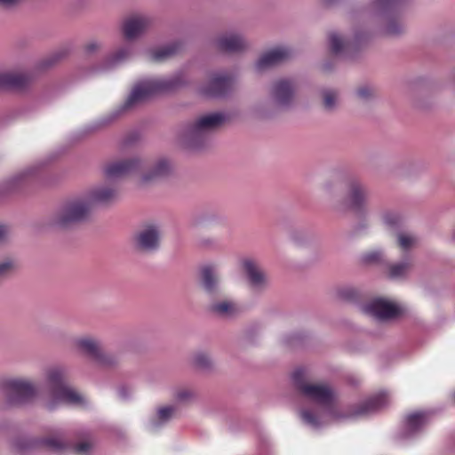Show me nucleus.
<instances>
[{"instance_id":"58836bf2","label":"nucleus","mask_w":455,"mask_h":455,"mask_svg":"<svg viewBox=\"0 0 455 455\" xmlns=\"http://www.w3.org/2000/svg\"><path fill=\"white\" fill-rule=\"evenodd\" d=\"M127 49H121L116 55V61L124 60L128 55Z\"/></svg>"},{"instance_id":"ddd939ff","label":"nucleus","mask_w":455,"mask_h":455,"mask_svg":"<svg viewBox=\"0 0 455 455\" xmlns=\"http://www.w3.org/2000/svg\"><path fill=\"white\" fill-rule=\"evenodd\" d=\"M295 88L288 80H279L273 85L271 95L275 102L280 107L289 106L294 98Z\"/></svg>"},{"instance_id":"a211bd4d","label":"nucleus","mask_w":455,"mask_h":455,"mask_svg":"<svg viewBox=\"0 0 455 455\" xmlns=\"http://www.w3.org/2000/svg\"><path fill=\"white\" fill-rule=\"evenodd\" d=\"M246 46L244 40L236 35L222 36L218 40V47L225 52H237Z\"/></svg>"},{"instance_id":"f704fd0d","label":"nucleus","mask_w":455,"mask_h":455,"mask_svg":"<svg viewBox=\"0 0 455 455\" xmlns=\"http://www.w3.org/2000/svg\"><path fill=\"white\" fill-rule=\"evenodd\" d=\"M400 220V216L394 212H387L384 215V222L390 227L397 225Z\"/></svg>"},{"instance_id":"f8f14e48","label":"nucleus","mask_w":455,"mask_h":455,"mask_svg":"<svg viewBox=\"0 0 455 455\" xmlns=\"http://www.w3.org/2000/svg\"><path fill=\"white\" fill-rule=\"evenodd\" d=\"M234 78L229 75H215L203 88V93L208 97L225 95L233 86Z\"/></svg>"},{"instance_id":"c03bdc74","label":"nucleus","mask_w":455,"mask_h":455,"mask_svg":"<svg viewBox=\"0 0 455 455\" xmlns=\"http://www.w3.org/2000/svg\"><path fill=\"white\" fill-rule=\"evenodd\" d=\"M323 2L324 5L329 6L334 2V0H323Z\"/></svg>"},{"instance_id":"f03ea898","label":"nucleus","mask_w":455,"mask_h":455,"mask_svg":"<svg viewBox=\"0 0 455 455\" xmlns=\"http://www.w3.org/2000/svg\"><path fill=\"white\" fill-rule=\"evenodd\" d=\"M116 196V191L110 188H101L92 191L86 198L66 203L54 218V224L68 228L81 222L89 215L92 205L95 203H108Z\"/></svg>"},{"instance_id":"7ed1b4c3","label":"nucleus","mask_w":455,"mask_h":455,"mask_svg":"<svg viewBox=\"0 0 455 455\" xmlns=\"http://www.w3.org/2000/svg\"><path fill=\"white\" fill-rule=\"evenodd\" d=\"M182 83L180 76L172 78H157L140 82L133 87L124 103V108L128 109L155 94L173 91L181 85Z\"/></svg>"},{"instance_id":"dca6fc26","label":"nucleus","mask_w":455,"mask_h":455,"mask_svg":"<svg viewBox=\"0 0 455 455\" xmlns=\"http://www.w3.org/2000/svg\"><path fill=\"white\" fill-rule=\"evenodd\" d=\"M291 52L288 48L278 47L263 54L256 63L258 70L272 67L290 58Z\"/></svg>"},{"instance_id":"72a5a7b5","label":"nucleus","mask_w":455,"mask_h":455,"mask_svg":"<svg viewBox=\"0 0 455 455\" xmlns=\"http://www.w3.org/2000/svg\"><path fill=\"white\" fill-rule=\"evenodd\" d=\"M374 93V90L369 86H362L356 91L357 96L362 100H368L372 97Z\"/></svg>"},{"instance_id":"473e14b6","label":"nucleus","mask_w":455,"mask_h":455,"mask_svg":"<svg viewBox=\"0 0 455 455\" xmlns=\"http://www.w3.org/2000/svg\"><path fill=\"white\" fill-rule=\"evenodd\" d=\"M382 253L378 251H369L365 253L363 259L366 263H377L381 259Z\"/></svg>"},{"instance_id":"37998d69","label":"nucleus","mask_w":455,"mask_h":455,"mask_svg":"<svg viewBox=\"0 0 455 455\" xmlns=\"http://www.w3.org/2000/svg\"><path fill=\"white\" fill-rule=\"evenodd\" d=\"M387 30L390 34H397L400 31L399 29L395 28L392 24L388 26Z\"/></svg>"},{"instance_id":"4468645a","label":"nucleus","mask_w":455,"mask_h":455,"mask_svg":"<svg viewBox=\"0 0 455 455\" xmlns=\"http://www.w3.org/2000/svg\"><path fill=\"white\" fill-rule=\"evenodd\" d=\"M140 250L151 251L159 247L160 233L156 226H148L142 229L135 237Z\"/></svg>"},{"instance_id":"aec40b11","label":"nucleus","mask_w":455,"mask_h":455,"mask_svg":"<svg viewBox=\"0 0 455 455\" xmlns=\"http://www.w3.org/2000/svg\"><path fill=\"white\" fill-rule=\"evenodd\" d=\"M172 164L166 159L159 160L153 170L142 174L143 181H152L168 176L172 172Z\"/></svg>"},{"instance_id":"6ab92c4d","label":"nucleus","mask_w":455,"mask_h":455,"mask_svg":"<svg viewBox=\"0 0 455 455\" xmlns=\"http://www.w3.org/2000/svg\"><path fill=\"white\" fill-rule=\"evenodd\" d=\"M243 266L252 285L260 286L265 283L266 275L253 259H244Z\"/></svg>"},{"instance_id":"5701e85b","label":"nucleus","mask_w":455,"mask_h":455,"mask_svg":"<svg viewBox=\"0 0 455 455\" xmlns=\"http://www.w3.org/2000/svg\"><path fill=\"white\" fill-rule=\"evenodd\" d=\"M211 310L220 316H231L237 312L238 308L234 302L223 300L212 303Z\"/></svg>"},{"instance_id":"20e7f679","label":"nucleus","mask_w":455,"mask_h":455,"mask_svg":"<svg viewBox=\"0 0 455 455\" xmlns=\"http://www.w3.org/2000/svg\"><path fill=\"white\" fill-rule=\"evenodd\" d=\"M49 384L52 395V399L48 403L49 409H54L59 403L86 405V398L63 379L61 371H53L49 377Z\"/></svg>"},{"instance_id":"c756f323","label":"nucleus","mask_w":455,"mask_h":455,"mask_svg":"<svg viewBox=\"0 0 455 455\" xmlns=\"http://www.w3.org/2000/svg\"><path fill=\"white\" fill-rule=\"evenodd\" d=\"M337 93L334 91H325L323 92V105L326 109H331L335 106Z\"/></svg>"},{"instance_id":"9d476101","label":"nucleus","mask_w":455,"mask_h":455,"mask_svg":"<svg viewBox=\"0 0 455 455\" xmlns=\"http://www.w3.org/2000/svg\"><path fill=\"white\" fill-rule=\"evenodd\" d=\"M427 422V413L415 411L406 416L403 428L400 432L402 439H410L418 435Z\"/></svg>"},{"instance_id":"4be33fe9","label":"nucleus","mask_w":455,"mask_h":455,"mask_svg":"<svg viewBox=\"0 0 455 455\" xmlns=\"http://www.w3.org/2000/svg\"><path fill=\"white\" fill-rule=\"evenodd\" d=\"M201 276L204 288L209 293H214L217 291L218 278L212 266L207 265L202 267Z\"/></svg>"},{"instance_id":"0eeeda50","label":"nucleus","mask_w":455,"mask_h":455,"mask_svg":"<svg viewBox=\"0 0 455 455\" xmlns=\"http://www.w3.org/2000/svg\"><path fill=\"white\" fill-rule=\"evenodd\" d=\"M72 347L76 352L103 365L112 366L116 363V357L107 354L100 340L92 336L84 335L74 338Z\"/></svg>"},{"instance_id":"b1692460","label":"nucleus","mask_w":455,"mask_h":455,"mask_svg":"<svg viewBox=\"0 0 455 455\" xmlns=\"http://www.w3.org/2000/svg\"><path fill=\"white\" fill-rule=\"evenodd\" d=\"M180 48V44L178 43H174L170 45L155 50L154 52H152V60L155 61H163L167 58L172 57L176 52H178Z\"/></svg>"},{"instance_id":"f3484780","label":"nucleus","mask_w":455,"mask_h":455,"mask_svg":"<svg viewBox=\"0 0 455 455\" xmlns=\"http://www.w3.org/2000/svg\"><path fill=\"white\" fill-rule=\"evenodd\" d=\"M30 81V76L23 73H0V89L21 90L26 88Z\"/></svg>"},{"instance_id":"79ce46f5","label":"nucleus","mask_w":455,"mask_h":455,"mask_svg":"<svg viewBox=\"0 0 455 455\" xmlns=\"http://www.w3.org/2000/svg\"><path fill=\"white\" fill-rule=\"evenodd\" d=\"M99 47V45L96 43H90L86 45L87 52H91L96 50Z\"/></svg>"},{"instance_id":"a18cd8bd","label":"nucleus","mask_w":455,"mask_h":455,"mask_svg":"<svg viewBox=\"0 0 455 455\" xmlns=\"http://www.w3.org/2000/svg\"><path fill=\"white\" fill-rule=\"evenodd\" d=\"M357 383H358V381L351 382V385L355 386V385H357Z\"/></svg>"},{"instance_id":"e433bc0d","label":"nucleus","mask_w":455,"mask_h":455,"mask_svg":"<svg viewBox=\"0 0 455 455\" xmlns=\"http://www.w3.org/2000/svg\"><path fill=\"white\" fill-rule=\"evenodd\" d=\"M339 295L341 298H343L345 299L353 300L356 298L357 293L354 289L347 288V289L341 290L339 291Z\"/></svg>"},{"instance_id":"cd10ccee","label":"nucleus","mask_w":455,"mask_h":455,"mask_svg":"<svg viewBox=\"0 0 455 455\" xmlns=\"http://www.w3.org/2000/svg\"><path fill=\"white\" fill-rule=\"evenodd\" d=\"M416 243L417 239L412 235L406 234H400L398 235V245L403 251L409 250L411 247L414 246Z\"/></svg>"},{"instance_id":"9b49d317","label":"nucleus","mask_w":455,"mask_h":455,"mask_svg":"<svg viewBox=\"0 0 455 455\" xmlns=\"http://www.w3.org/2000/svg\"><path fill=\"white\" fill-rule=\"evenodd\" d=\"M364 312L378 319H391L398 316L402 310L394 303L375 299L364 307Z\"/></svg>"},{"instance_id":"4c0bfd02","label":"nucleus","mask_w":455,"mask_h":455,"mask_svg":"<svg viewBox=\"0 0 455 455\" xmlns=\"http://www.w3.org/2000/svg\"><path fill=\"white\" fill-rule=\"evenodd\" d=\"M403 0H376V4L379 7H389L393 6L400 2H403Z\"/></svg>"},{"instance_id":"a19ab883","label":"nucleus","mask_w":455,"mask_h":455,"mask_svg":"<svg viewBox=\"0 0 455 455\" xmlns=\"http://www.w3.org/2000/svg\"><path fill=\"white\" fill-rule=\"evenodd\" d=\"M8 234V228L5 226L0 225V242L4 241Z\"/></svg>"},{"instance_id":"c85d7f7f","label":"nucleus","mask_w":455,"mask_h":455,"mask_svg":"<svg viewBox=\"0 0 455 455\" xmlns=\"http://www.w3.org/2000/svg\"><path fill=\"white\" fill-rule=\"evenodd\" d=\"M45 446L54 451H60L65 448V443L62 440L55 437L47 438L44 441Z\"/></svg>"},{"instance_id":"39448f33","label":"nucleus","mask_w":455,"mask_h":455,"mask_svg":"<svg viewBox=\"0 0 455 455\" xmlns=\"http://www.w3.org/2000/svg\"><path fill=\"white\" fill-rule=\"evenodd\" d=\"M226 121V116L221 113H213L199 117L188 130V147L191 148H201L207 137V132L221 126Z\"/></svg>"},{"instance_id":"7c9ffc66","label":"nucleus","mask_w":455,"mask_h":455,"mask_svg":"<svg viewBox=\"0 0 455 455\" xmlns=\"http://www.w3.org/2000/svg\"><path fill=\"white\" fill-rule=\"evenodd\" d=\"M14 268V264L11 260L0 263V280L5 278Z\"/></svg>"},{"instance_id":"393cba45","label":"nucleus","mask_w":455,"mask_h":455,"mask_svg":"<svg viewBox=\"0 0 455 455\" xmlns=\"http://www.w3.org/2000/svg\"><path fill=\"white\" fill-rule=\"evenodd\" d=\"M330 47L332 53H339L343 49L347 47V43L345 42L339 35L331 33L329 36Z\"/></svg>"},{"instance_id":"c9c22d12","label":"nucleus","mask_w":455,"mask_h":455,"mask_svg":"<svg viewBox=\"0 0 455 455\" xmlns=\"http://www.w3.org/2000/svg\"><path fill=\"white\" fill-rule=\"evenodd\" d=\"M74 449L77 454L84 455L90 451L91 444L88 442H81L76 443Z\"/></svg>"},{"instance_id":"2eb2a0df","label":"nucleus","mask_w":455,"mask_h":455,"mask_svg":"<svg viewBox=\"0 0 455 455\" xmlns=\"http://www.w3.org/2000/svg\"><path fill=\"white\" fill-rule=\"evenodd\" d=\"M150 26V20L140 15L128 18L124 25L123 31L126 39H133L141 35Z\"/></svg>"},{"instance_id":"412c9836","label":"nucleus","mask_w":455,"mask_h":455,"mask_svg":"<svg viewBox=\"0 0 455 455\" xmlns=\"http://www.w3.org/2000/svg\"><path fill=\"white\" fill-rule=\"evenodd\" d=\"M177 407L174 405L164 406L158 409L156 416L150 420L149 427L156 430L164 424L167 423L174 417Z\"/></svg>"},{"instance_id":"bb28decb","label":"nucleus","mask_w":455,"mask_h":455,"mask_svg":"<svg viewBox=\"0 0 455 455\" xmlns=\"http://www.w3.org/2000/svg\"><path fill=\"white\" fill-rule=\"evenodd\" d=\"M194 364L199 368H211L212 367V361L211 356L205 352H197L193 356Z\"/></svg>"},{"instance_id":"1a4fd4ad","label":"nucleus","mask_w":455,"mask_h":455,"mask_svg":"<svg viewBox=\"0 0 455 455\" xmlns=\"http://www.w3.org/2000/svg\"><path fill=\"white\" fill-rule=\"evenodd\" d=\"M143 163L139 159H130L111 163L105 167L104 172L108 179H116L141 172Z\"/></svg>"},{"instance_id":"ea45409f","label":"nucleus","mask_w":455,"mask_h":455,"mask_svg":"<svg viewBox=\"0 0 455 455\" xmlns=\"http://www.w3.org/2000/svg\"><path fill=\"white\" fill-rule=\"evenodd\" d=\"M20 1L21 0H0V4L9 7L20 3Z\"/></svg>"},{"instance_id":"a878e982","label":"nucleus","mask_w":455,"mask_h":455,"mask_svg":"<svg viewBox=\"0 0 455 455\" xmlns=\"http://www.w3.org/2000/svg\"><path fill=\"white\" fill-rule=\"evenodd\" d=\"M411 266L409 263L393 264L389 267L388 275L391 278H400L407 275Z\"/></svg>"},{"instance_id":"2f4dec72","label":"nucleus","mask_w":455,"mask_h":455,"mask_svg":"<svg viewBox=\"0 0 455 455\" xmlns=\"http://www.w3.org/2000/svg\"><path fill=\"white\" fill-rule=\"evenodd\" d=\"M194 397V395L191 391L188 390H180L176 394L175 399L176 402L180 403H187L191 401Z\"/></svg>"},{"instance_id":"423d86ee","label":"nucleus","mask_w":455,"mask_h":455,"mask_svg":"<svg viewBox=\"0 0 455 455\" xmlns=\"http://www.w3.org/2000/svg\"><path fill=\"white\" fill-rule=\"evenodd\" d=\"M0 391L11 404L21 405L32 402L37 395L36 387L22 379H4L0 381Z\"/></svg>"},{"instance_id":"6e6552de","label":"nucleus","mask_w":455,"mask_h":455,"mask_svg":"<svg viewBox=\"0 0 455 455\" xmlns=\"http://www.w3.org/2000/svg\"><path fill=\"white\" fill-rule=\"evenodd\" d=\"M344 206L356 215L367 212L368 192L358 180H351L347 185V195L343 201Z\"/></svg>"},{"instance_id":"f257e3e1","label":"nucleus","mask_w":455,"mask_h":455,"mask_svg":"<svg viewBox=\"0 0 455 455\" xmlns=\"http://www.w3.org/2000/svg\"><path fill=\"white\" fill-rule=\"evenodd\" d=\"M307 372L294 371L291 379L299 394L316 404L313 409L299 410V417L303 423L313 429H319L344 419L368 416L389 404L390 400L387 395L380 393L370 397L352 411L340 413L334 406L336 396L332 387L325 383L312 381Z\"/></svg>"}]
</instances>
